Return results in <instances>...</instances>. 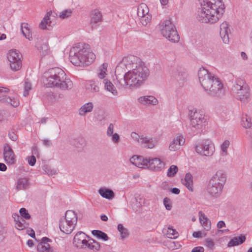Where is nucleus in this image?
<instances>
[{
	"instance_id": "2",
	"label": "nucleus",
	"mask_w": 252,
	"mask_h": 252,
	"mask_svg": "<svg viewBox=\"0 0 252 252\" xmlns=\"http://www.w3.org/2000/svg\"><path fill=\"white\" fill-rule=\"evenodd\" d=\"M198 75L201 86L209 94L217 97L224 95V89L219 78L204 68L199 69Z\"/></svg>"
},
{
	"instance_id": "17",
	"label": "nucleus",
	"mask_w": 252,
	"mask_h": 252,
	"mask_svg": "<svg viewBox=\"0 0 252 252\" xmlns=\"http://www.w3.org/2000/svg\"><path fill=\"white\" fill-rule=\"evenodd\" d=\"M230 29L229 25L226 22H223L220 25V34L223 42L227 44L229 42V33Z\"/></svg>"
},
{
	"instance_id": "10",
	"label": "nucleus",
	"mask_w": 252,
	"mask_h": 252,
	"mask_svg": "<svg viewBox=\"0 0 252 252\" xmlns=\"http://www.w3.org/2000/svg\"><path fill=\"white\" fill-rule=\"evenodd\" d=\"M22 55L16 49L10 50L7 53V59L10 63L11 69L17 71L22 67Z\"/></svg>"
},
{
	"instance_id": "7",
	"label": "nucleus",
	"mask_w": 252,
	"mask_h": 252,
	"mask_svg": "<svg viewBox=\"0 0 252 252\" xmlns=\"http://www.w3.org/2000/svg\"><path fill=\"white\" fill-rule=\"evenodd\" d=\"M191 130L194 134L200 133L205 126L204 113L200 110L191 111L189 114Z\"/></svg>"
},
{
	"instance_id": "23",
	"label": "nucleus",
	"mask_w": 252,
	"mask_h": 252,
	"mask_svg": "<svg viewBox=\"0 0 252 252\" xmlns=\"http://www.w3.org/2000/svg\"><path fill=\"white\" fill-rule=\"evenodd\" d=\"M210 180L224 186L226 181V175L224 171L219 170L211 177Z\"/></svg>"
},
{
	"instance_id": "25",
	"label": "nucleus",
	"mask_w": 252,
	"mask_h": 252,
	"mask_svg": "<svg viewBox=\"0 0 252 252\" xmlns=\"http://www.w3.org/2000/svg\"><path fill=\"white\" fill-rule=\"evenodd\" d=\"M185 140L181 135L177 136L170 143L169 150L171 151H176L179 150L180 146L183 145Z\"/></svg>"
},
{
	"instance_id": "45",
	"label": "nucleus",
	"mask_w": 252,
	"mask_h": 252,
	"mask_svg": "<svg viewBox=\"0 0 252 252\" xmlns=\"http://www.w3.org/2000/svg\"><path fill=\"white\" fill-rule=\"evenodd\" d=\"M16 225L17 229L18 230H23L27 226L28 224L26 222V221L23 218L21 217V220H19Z\"/></svg>"
},
{
	"instance_id": "36",
	"label": "nucleus",
	"mask_w": 252,
	"mask_h": 252,
	"mask_svg": "<svg viewBox=\"0 0 252 252\" xmlns=\"http://www.w3.org/2000/svg\"><path fill=\"white\" fill-rule=\"evenodd\" d=\"M93 107L94 105L92 102L85 103L79 109V114L80 116H84L86 113L91 112Z\"/></svg>"
},
{
	"instance_id": "6",
	"label": "nucleus",
	"mask_w": 252,
	"mask_h": 252,
	"mask_svg": "<svg viewBox=\"0 0 252 252\" xmlns=\"http://www.w3.org/2000/svg\"><path fill=\"white\" fill-rule=\"evenodd\" d=\"M77 222L76 214L72 210H67L64 217L61 219L59 227L61 231L68 234L72 232Z\"/></svg>"
},
{
	"instance_id": "58",
	"label": "nucleus",
	"mask_w": 252,
	"mask_h": 252,
	"mask_svg": "<svg viewBox=\"0 0 252 252\" xmlns=\"http://www.w3.org/2000/svg\"><path fill=\"white\" fill-rule=\"evenodd\" d=\"M42 141L43 145L46 147H49L52 145V142L48 139H44Z\"/></svg>"
},
{
	"instance_id": "12",
	"label": "nucleus",
	"mask_w": 252,
	"mask_h": 252,
	"mask_svg": "<svg viewBox=\"0 0 252 252\" xmlns=\"http://www.w3.org/2000/svg\"><path fill=\"white\" fill-rule=\"evenodd\" d=\"M170 72L179 86H182L187 79L188 74L186 70L181 66L175 65L171 67Z\"/></svg>"
},
{
	"instance_id": "22",
	"label": "nucleus",
	"mask_w": 252,
	"mask_h": 252,
	"mask_svg": "<svg viewBox=\"0 0 252 252\" xmlns=\"http://www.w3.org/2000/svg\"><path fill=\"white\" fill-rule=\"evenodd\" d=\"M137 60L136 57L130 56L125 57L121 63H123V65L125 66V68L130 70L135 67L136 66L138 65V64L136 63Z\"/></svg>"
},
{
	"instance_id": "31",
	"label": "nucleus",
	"mask_w": 252,
	"mask_h": 252,
	"mask_svg": "<svg viewBox=\"0 0 252 252\" xmlns=\"http://www.w3.org/2000/svg\"><path fill=\"white\" fill-rule=\"evenodd\" d=\"M98 192L102 197L109 200H111L114 197V193L110 189L102 188L98 190Z\"/></svg>"
},
{
	"instance_id": "53",
	"label": "nucleus",
	"mask_w": 252,
	"mask_h": 252,
	"mask_svg": "<svg viewBox=\"0 0 252 252\" xmlns=\"http://www.w3.org/2000/svg\"><path fill=\"white\" fill-rule=\"evenodd\" d=\"M214 242L211 238H207L205 240V245L211 250H213L214 248Z\"/></svg>"
},
{
	"instance_id": "64",
	"label": "nucleus",
	"mask_w": 252,
	"mask_h": 252,
	"mask_svg": "<svg viewBox=\"0 0 252 252\" xmlns=\"http://www.w3.org/2000/svg\"><path fill=\"white\" fill-rule=\"evenodd\" d=\"M217 226L218 228H221L225 226V223L223 221L220 220L218 222Z\"/></svg>"
},
{
	"instance_id": "59",
	"label": "nucleus",
	"mask_w": 252,
	"mask_h": 252,
	"mask_svg": "<svg viewBox=\"0 0 252 252\" xmlns=\"http://www.w3.org/2000/svg\"><path fill=\"white\" fill-rule=\"evenodd\" d=\"M112 141L116 143H117L119 142L120 140V136L119 134L117 133H115L113 135L112 134Z\"/></svg>"
},
{
	"instance_id": "34",
	"label": "nucleus",
	"mask_w": 252,
	"mask_h": 252,
	"mask_svg": "<svg viewBox=\"0 0 252 252\" xmlns=\"http://www.w3.org/2000/svg\"><path fill=\"white\" fill-rule=\"evenodd\" d=\"M103 82L104 84L105 89L107 91L111 92L114 95H117L118 94V92L115 87L110 80L107 79H104Z\"/></svg>"
},
{
	"instance_id": "28",
	"label": "nucleus",
	"mask_w": 252,
	"mask_h": 252,
	"mask_svg": "<svg viewBox=\"0 0 252 252\" xmlns=\"http://www.w3.org/2000/svg\"><path fill=\"white\" fill-rule=\"evenodd\" d=\"M138 101L144 105L152 104L155 105L158 103V99L152 95L141 96L138 98Z\"/></svg>"
},
{
	"instance_id": "56",
	"label": "nucleus",
	"mask_w": 252,
	"mask_h": 252,
	"mask_svg": "<svg viewBox=\"0 0 252 252\" xmlns=\"http://www.w3.org/2000/svg\"><path fill=\"white\" fill-rule=\"evenodd\" d=\"M252 126V119L250 118H246V123L244 124V127L246 128H249Z\"/></svg>"
},
{
	"instance_id": "52",
	"label": "nucleus",
	"mask_w": 252,
	"mask_h": 252,
	"mask_svg": "<svg viewBox=\"0 0 252 252\" xmlns=\"http://www.w3.org/2000/svg\"><path fill=\"white\" fill-rule=\"evenodd\" d=\"M163 204L167 210H170L172 208V202L169 198L165 197L163 199Z\"/></svg>"
},
{
	"instance_id": "33",
	"label": "nucleus",
	"mask_w": 252,
	"mask_h": 252,
	"mask_svg": "<svg viewBox=\"0 0 252 252\" xmlns=\"http://www.w3.org/2000/svg\"><path fill=\"white\" fill-rule=\"evenodd\" d=\"M52 13V11L51 10L47 12L45 15L43 19L41 21L39 24V27L41 29L45 30L47 29V26H50L51 21L50 20V17Z\"/></svg>"
},
{
	"instance_id": "16",
	"label": "nucleus",
	"mask_w": 252,
	"mask_h": 252,
	"mask_svg": "<svg viewBox=\"0 0 252 252\" xmlns=\"http://www.w3.org/2000/svg\"><path fill=\"white\" fill-rule=\"evenodd\" d=\"M3 158L7 163L11 164L15 162L14 152L7 143H5L3 146Z\"/></svg>"
},
{
	"instance_id": "42",
	"label": "nucleus",
	"mask_w": 252,
	"mask_h": 252,
	"mask_svg": "<svg viewBox=\"0 0 252 252\" xmlns=\"http://www.w3.org/2000/svg\"><path fill=\"white\" fill-rule=\"evenodd\" d=\"M230 145V142L228 140H225L220 145V149L222 151L221 155L222 156H225L227 155V149Z\"/></svg>"
},
{
	"instance_id": "13",
	"label": "nucleus",
	"mask_w": 252,
	"mask_h": 252,
	"mask_svg": "<svg viewBox=\"0 0 252 252\" xmlns=\"http://www.w3.org/2000/svg\"><path fill=\"white\" fill-rule=\"evenodd\" d=\"M126 69L123 65V63H121L116 66L115 74L116 77L117 82L116 85L119 88H125L126 83V75L127 72H126Z\"/></svg>"
},
{
	"instance_id": "61",
	"label": "nucleus",
	"mask_w": 252,
	"mask_h": 252,
	"mask_svg": "<svg viewBox=\"0 0 252 252\" xmlns=\"http://www.w3.org/2000/svg\"><path fill=\"white\" fill-rule=\"evenodd\" d=\"M204 249L202 247H196L194 248L191 252H204Z\"/></svg>"
},
{
	"instance_id": "27",
	"label": "nucleus",
	"mask_w": 252,
	"mask_h": 252,
	"mask_svg": "<svg viewBox=\"0 0 252 252\" xmlns=\"http://www.w3.org/2000/svg\"><path fill=\"white\" fill-rule=\"evenodd\" d=\"M199 218L201 225L206 231H209L211 229V223L206 215L200 211L199 212Z\"/></svg>"
},
{
	"instance_id": "38",
	"label": "nucleus",
	"mask_w": 252,
	"mask_h": 252,
	"mask_svg": "<svg viewBox=\"0 0 252 252\" xmlns=\"http://www.w3.org/2000/svg\"><path fill=\"white\" fill-rule=\"evenodd\" d=\"M149 8L145 3H141L137 8V15L139 17L150 14Z\"/></svg>"
},
{
	"instance_id": "19",
	"label": "nucleus",
	"mask_w": 252,
	"mask_h": 252,
	"mask_svg": "<svg viewBox=\"0 0 252 252\" xmlns=\"http://www.w3.org/2000/svg\"><path fill=\"white\" fill-rule=\"evenodd\" d=\"M51 242V240L47 237H43L41 241L37 246V250L38 252H54L53 247H51L48 243Z\"/></svg>"
},
{
	"instance_id": "40",
	"label": "nucleus",
	"mask_w": 252,
	"mask_h": 252,
	"mask_svg": "<svg viewBox=\"0 0 252 252\" xmlns=\"http://www.w3.org/2000/svg\"><path fill=\"white\" fill-rule=\"evenodd\" d=\"M86 87L87 90L93 93L98 92L99 90L98 86L93 80L88 81L86 83Z\"/></svg>"
},
{
	"instance_id": "39",
	"label": "nucleus",
	"mask_w": 252,
	"mask_h": 252,
	"mask_svg": "<svg viewBox=\"0 0 252 252\" xmlns=\"http://www.w3.org/2000/svg\"><path fill=\"white\" fill-rule=\"evenodd\" d=\"M118 230L120 234L121 239L124 240L127 238L129 236V232L128 229L125 227L123 224H119L118 225Z\"/></svg>"
},
{
	"instance_id": "24",
	"label": "nucleus",
	"mask_w": 252,
	"mask_h": 252,
	"mask_svg": "<svg viewBox=\"0 0 252 252\" xmlns=\"http://www.w3.org/2000/svg\"><path fill=\"white\" fill-rule=\"evenodd\" d=\"M157 142V139L155 138H148L141 136L140 145L143 148L152 149Z\"/></svg>"
},
{
	"instance_id": "20",
	"label": "nucleus",
	"mask_w": 252,
	"mask_h": 252,
	"mask_svg": "<svg viewBox=\"0 0 252 252\" xmlns=\"http://www.w3.org/2000/svg\"><path fill=\"white\" fill-rule=\"evenodd\" d=\"M148 159L142 156L134 155L130 158V162L137 167L145 168L148 166Z\"/></svg>"
},
{
	"instance_id": "54",
	"label": "nucleus",
	"mask_w": 252,
	"mask_h": 252,
	"mask_svg": "<svg viewBox=\"0 0 252 252\" xmlns=\"http://www.w3.org/2000/svg\"><path fill=\"white\" fill-rule=\"evenodd\" d=\"M131 137L135 141L140 144L141 136H140L138 134L135 132H132L131 133Z\"/></svg>"
},
{
	"instance_id": "26",
	"label": "nucleus",
	"mask_w": 252,
	"mask_h": 252,
	"mask_svg": "<svg viewBox=\"0 0 252 252\" xmlns=\"http://www.w3.org/2000/svg\"><path fill=\"white\" fill-rule=\"evenodd\" d=\"M0 101L3 103L10 104L13 107H17L19 104L18 100L8 96L5 94V93L0 94Z\"/></svg>"
},
{
	"instance_id": "57",
	"label": "nucleus",
	"mask_w": 252,
	"mask_h": 252,
	"mask_svg": "<svg viewBox=\"0 0 252 252\" xmlns=\"http://www.w3.org/2000/svg\"><path fill=\"white\" fill-rule=\"evenodd\" d=\"M114 125L113 124H110L108 127L107 131V134L109 136H111L113 133L114 131Z\"/></svg>"
},
{
	"instance_id": "14",
	"label": "nucleus",
	"mask_w": 252,
	"mask_h": 252,
	"mask_svg": "<svg viewBox=\"0 0 252 252\" xmlns=\"http://www.w3.org/2000/svg\"><path fill=\"white\" fill-rule=\"evenodd\" d=\"M223 188V185L210 179L207 185V191L211 197L218 198L221 194Z\"/></svg>"
},
{
	"instance_id": "50",
	"label": "nucleus",
	"mask_w": 252,
	"mask_h": 252,
	"mask_svg": "<svg viewBox=\"0 0 252 252\" xmlns=\"http://www.w3.org/2000/svg\"><path fill=\"white\" fill-rule=\"evenodd\" d=\"M32 89V84L28 81H26L24 84V91L23 95L27 96L29 95V91Z\"/></svg>"
},
{
	"instance_id": "3",
	"label": "nucleus",
	"mask_w": 252,
	"mask_h": 252,
	"mask_svg": "<svg viewBox=\"0 0 252 252\" xmlns=\"http://www.w3.org/2000/svg\"><path fill=\"white\" fill-rule=\"evenodd\" d=\"M95 59V55L91 51L88 44L78 43L73 46L70 50V61L75 66H88Z\"/></svg>"
},
{
	"instance_id": "8",
	"label": "nucleus",
	"mask_w": 252,
	"mask_h": 252,
	"mask_svg": "<svg viewBox=\"0 0 252 252\" xmlns=\"http://www.w3.org/2000/svg\"><path fill=\"white\" fill-rule=\"evenodd\" d=\"M161 27V33L164 37L174 43L179 41L180 37L175 26L170 20H164Z\"/></svg>"
},
{
	"instance_id": "1",
	"label": "nucleus",
	"mask_w": 252,
	"mask_h": 252,
	"mask_svg": "<svg viewBox=\"0 0 252 252\" xmlns=\"http://www.w3.org/2000/svg\"><path fill=\"white\" fill-rule=\"evenodd\" d=\"M200 7L196 13L197 19L202 23L217 22L224 12L222 0H198Z\"/></svg>"
},
{
	"instance_id": "48",
	"label": "nucleus",
	"mask_w": 252,
	"mask_h": 252,
	"mask_svg": "<svg viewBox=\"0 0 252 252\" xmlns=\"http://www.w3.org/2000/svg\"><path fill=\"white\" fill-rule=\"evenodd\" d=\"M19 213L21 217L26 220H29L31 218V215L28 213V210L25 208H21L19 210Z\"/></svg>"
},
{
	"instance_id": "41",
	"label": "nucleus",
	"mask_w": 252,
	"mask_h": 252,
	"mask_svg": "<svg viewBox=\"0 0 252 252\" xmlns=\"http://www.w3.org/2000/svg\"><path fill=\"white\" fill-rule=\"evenodd\" d=\"M92 234L96 237L98 239L103 240V241H107L108 240V237L106 233L99 230H94L92 231Z\"/></svg>"
},
{
	"instance_id": "32",
	"label": "nucleus",
	"mask_w": 252,
	"mask_h": 252,
	"mask_svg": "<svg viewBox=\"0 0 252 252\" xmlns=\"http://www.w3.org/2000/svg\"><path fill=\"white\" fill-rule=\"evenodd\" d=\"M29 187V181L26 178H20L17 182L16 189L18 190H26Z\"/></svg>"
},
{
	"instance_id": "47",
	"label": "nucleus",
	"mask_w": 252,
	"mask_h": 252,
	"mask_svg": "<svg viewBox=\"0 0 252 252\" xmlns=\"http://www.w3.org/2000/svg\"><path fill=\"white\" fill-rule=\"evenodd\" d=\"M86 248H88L91 250L97 251L100 249V244L99 243H96L95 244H92L87 241L86 243Z\"/></svg>"
},
{
	"instance_id": "9",
	"label": "nucleus",
	"mask_w": 252,
	"mask_h": 252,
	"mask_svg": "<svg viewBox=\"0 0 252 252\" xmlns=\"http://www.w3.org/2000/svg\"><path fill=\"white\" fill-rule=\"evenodd\" d=\"M232 90L237 94V98L242 102H246L249 98V87L242 81H238L234 84L232 87Z\"/></svg>"
},
{
	"instance_id": "62",
	"label": "nucleus",
	"mask_w": 252,
	"mask_h": 252,
	"mask_svg": "<svg viewBox=\"0 0 252 252\" xmlns=\"http://www.w3.org/2000/svg\"><path fill=\"white\" fill-rule=\"evenodd\" d=\"M12 218H13L16 224H17V222L19 220H21V216H20L17 213L13 214L12 215Z\"/></svg>"
},
{
	"instance_id": "44",
	"label": "nucleus",
	"mask_w": 252,
	"mask_h": 252,
	"mask_svg": "<svg viewBox=\"0 0 252 252\" xmlns=\"http://www.w3.org/2000/svg\"><path fill=\"white\" fill-rule=\"evenodd\" d=\"M167 235L168 238L171 239H176L179 236L178 232L170 227H168Z\"/></svg>"
},
{
	"instance_id": "43",
	"label": "nucleus",
	"mask_w": 252,
	"mask_h": 252,
	"mask_svg": "<svg viewBox=\"0 0 252 252\" xmlns=\"http://www.w3.org/2000/svg\"><path fill=\"white\" fill-rule=\"evenodd\" d=\"M178 171V167L175 165H172L167 170V176L168 177H173Z\"/></svg>"
},
{
	"instance_id": "63",
	"label": "nucleus",
	"mask_w": 252,
	"mask_h": 252,
	"mask_svg": "<svg viewBox=\"0 0 252 252\" xmlns=\"http://www.w3.org/2000/svg\"><path fill=\"white\" fill-rule=\"evenodd\" d=\"M106 75V73L104 71L98 70V77L100 79H104Z\"/></svg>"
},
{
	"instance_id": "49",
	"label": "nucleus",
	"mask_w": 252,
	"mask_h": 252,
	"mask_svg": "<svg viewBox=\"0 0 252 252\" xmlns=\"http://www.w3.org/2000/svg\"><path fill=\"white\" fill-rule=\"evenodd\" d=\"M43 170L48 175H55L57 173V171L55 169H51V168L48 165H44L42 167Z\"/></svg>"
},
{
	"instance_id": "4",
	"label": "nucleus",
	"mask_w": 252,
	"mask_h": 252,
	"mask_svg": "<svg viewBox=\"0 0 252 252\" xmlns=\"http://www.w3.org/2000/svg\"><path fill=\"white\" fill-rule=\"evenodd\" d=\"M44 80L48 87H56L62 90H69L73 87L72 81L65 77L64 71L59 67L52 68L46 72Z\"/></svg>"
},
{
	"instance_id": "60",
	"label": "nucleus",
	"mask_w": 252,
	"mask_h": 252,
	"mask_svg": "<svg viewBox=\"0 0 252 252\" xmlns=\"http://www.w3.org/2000/svg\"><path fill=\"white\" fill-rule=\"evenodd\" d=\"M8 136L12 141H16L17 139V135L13 132H9L8 133Z\"/></svg>"
},
{
	"instance_id": "29",
	"label": "nucleus",
	"mask_w": 252,
	"mask_h": 252,
	"mask_svg": "<svg viewBox=\"0 0 252 252\" xmlns=\"http://www.w3.org/2000/svg\"><path fill=\"white\" fill-rule=\"evenodd\" d=\"M86 142L84 137H80L76 139H74L71 142V144L74 146L78 151H82L86 146Z\"/></svg>"
},
{
	"instance_id": "37",
	"label": "nucleus",
	"mask_w": 252,
	"mask_h": 252,
	"mask_svg": "<svg viewBox=\"0 0 252 252\" xmlns=\"http://www.w3.org/2000/svg\"><path fill=\"white\" fill-rule=\"evenodd\" d=\"M21 29L22 33L26 38L30 40L32 39V33L27 23H22L21 25Z\"/></svg>"
},
{
	"instance_id": "46",
	"label": "nucleus",
	"mask_w": 252,
	"mask_h": 252,
	"mask_svg": "<svg viewBox=\"0 0 252 252\" xmlns=\"http://www.w3.org/2000/svg\"><path fill=\"white\" fill-rule=\"evenodd\" d=\"M139 18L141 23L143 25L146 26L150 22L152 16L151 14H147L142 17H140Z\"/></svg>"
},
{
	"instance_id": "11",
	"label": "nucleus",
	"mask_w": 252,
	"mask_h": 252,
	"mask_svg": "<svg viewBox=\"0 0 252 252\" xmlns=\"http://www.w3.org/2000/svg\"><path fill=\"white\" fill-rule=\"evenodd\" d=\"M196 152L205 156H211L215 151L214 144L210 140H204L195 146Z\"/></svg>"
},
{
	"instance_id": "55",
	"label": "nucleus",
	"mask_w": 252,
	"mask_h": 252,
	"mask_svg": "<svg viewBox=\"0 0 252 252\" xmlns=\"http://www.w3.org/2000/svg\"><path fill=\"white\" fill-rule=\"evenodd\" d=\"M27 158L28 160V163L29 165H30L31 166L34 165L36 162V158L35 156H32L31 157H28Z\"/></svg>"
},
{
	"instance_id": "51",
	"label": "nucleus",
	"mask_w": 252,
	"mask_h": 252,
	"mask_svg": "<svg viewBox=\"0 0 252 252\" xmlns=\"http://www.w3.org/2000/svg\"><path fill=\"white\" fill-rule=\"evenodd\" d=\"M72 13L71 9H66L60 13V17L62 19L67 18L71 16Z\"/></svg>"
},
{
	"instance_id": "5",
	"label": "nucleus",
	"mask_w": 252,
	"mask_h": 252,
	"mask_svg": "<svg viewBox=\"0 0 252 252\" xmlns=\"http://www.w3.org/2000/svg\"><path fill=\"white\" fill-rule=\"evenodd\" d=\"M149 75V69L143 63H139L127 72L125 88H137L142 85Z\"/></svg>"
},
{
	"instance_id": "35",
	"label": "nucleus",
	"mask_w": 252,
	"mask_h": 252,
	"mask_svg": "<svg viewBox=\"0 0 252 252\" xmlns=\"http://www.w3.org/2000/svg\"><path fill=\"white\" fill-rule=\"evenodd\" d=\"M246 240V237L241 235L239 237H234L228 243V246L233 247L243 243Z\"/></svg>"
},
{
	"instance_id": "30",
	"label": "nucleus",
	"mask_w": 252,
	"mask_h": 252,
	"mask_svg": "<svg viewBox=\"0 0 252 252\" xmlns=\"http://www.w3.org/2000/svg\"><path fill=\"white\" fill-rule=\"evenodd\" d=\"M182 184L188 188L189 190L193 191V177L190 173L186 174L184 179L182 180Z\"/></svg>"
},
{
	"instance_id": "21",
	"label": "nucleus",
	"mask_w": 252,
	"mask_h": 252,
	"mask_svg": "<svg viewBox=\"0 0 252 252\" xmlns=\"http://www.w3.org/2000/svg\"><path fill=\"white\" fill-rule=\"evenodd\" d=\"M164 163L158 158L148 159L147 168L155 171H159L163 167Z\"/></svg>"
},
{
	"instance_id": "15",
	"label": "nucleus",
	"mask_w": 252,
	"mask_h": 252,
	"mask_svg": "<svg viewBox=\"0 0 252 252\" xmlns=\"http://www.w3.org/2000/svg\"><path fill=\"white\" fill-rule=\"evenodd\" d=\"M87 235L81 231L78 232L74 237L73 244L74 247L80 249H86L87 240L86 239Z\"/></svg>"
},
{
	"instance_id": "18",
	"label": "nucleus",
	"mask_w": 252,
	"mask_h": 252,
	"mask_svg": "<svg viewBox=\"0 0 252 252\" xmlns=\"http://www.w3.org/2000/svg\"><path fill=\"white\" fill-rule=\"evenodd\" d=\"M90 24L92 28H96L98 23H100L102 19V15L101 12L97 9L91 11L90 13Z\"/></svg>"
}]
</instances>
